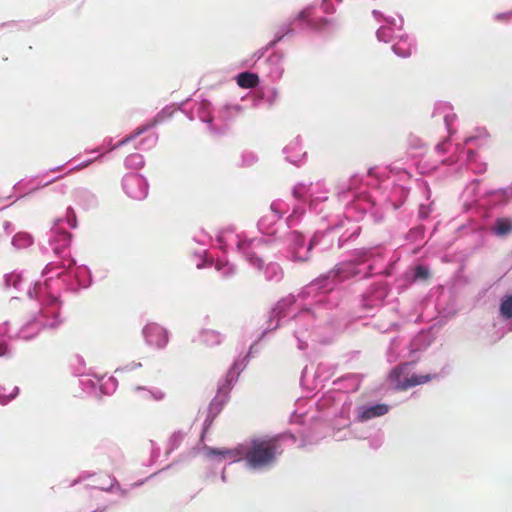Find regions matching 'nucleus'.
Listing matches in <instances>:
<instances>
[{
    "label": "nucleus",
    "mask_w": 512,
    "mask_h": 512,
    "mask_svg": "<svg viewBox=\"0 0 512 512\" xmlns=\"http://www.w3.org/2000/svg\"><path fill=\"white\" fill-rule=\"evenodd\" d=\"M389 31V28H386V27H381L378 31H377V36L380 40H383V41H387L386 39V36H387V32Z\"/></svg>",
    "instance_id": "14"
},
{
    "label": "nucleus",
    "mask_w": 512,
    "mask_h": 512,
    "mask_svg": "<svg viewBox=\"0 0 512 512\" xmlns=\"http://www.w3.org/2000/svg\"><path fill=\"white\" fill-rule=\"evenodd\" d=\"M241 453L247 465L254 469L272 465L283 449L280 437L252 439L246 446H241Z\"/></svg>",
    "instance_id": "1"
},
{
    "label": "nucleus",
    "mask_w": 512,
    "mask_h": 512,
    "mask_svg": "<svg viewBox=\"0 0 512 512\" xmlns=\"http://www.w3.org/2000/svg\"><path fill=\"white\" fill-rule=\"evenodd\" d=\"M402 368H395L391 373V378H394L395 387L398 390H407L411 387L427 383L430 381V375H412L410 378L401 379Z\"/></svg>",
    "instance_id": "3"
},
{
    "label": "nucleus",
    "mask_w": 512,
    "mask_h": 512,
    "mask_svg": "<svg viewBox=\"0 0 512 512\" xmlns=\"http://www.w3.org/2000/svg\"><path fill=\"white\" fill-rule=\"evenodd\" d=\"M500 312L505 318H512V296H508L502 301Z\"/></svg>",
    "instance_id": "10"
},
{
    "label": "nucleus",
    "mask_w": 512,
    "mask_h": 512,
    "mask_svg": "<svg viewBox=\"0 0 512 512\" xmlns=\"http://www.w3.org/2000/svg\"><path fill=\"white\" fill-rule=\"evenodd\" d=\"M251 245L252 243H244L243 244V250H244V254L247 258V260L254 266L258 267V268H261L262 267V264H263V261L262 259L257 255L256 252L252 251L251 250Z\"/></svg>",
    "instance_id": "7"
},
{
    "label": "nucleus",
    "mask_w": 512,
    "mask_h": 512,
    "mask_svg": "<svg viewBox=\"0 0 512 512\" xmlns=\"http://www.w3.org/2000/svg\"><path fill=\"white\" fill-rule=\"evenodd\" d=\"M299 18H300V19H303V20H306V18H307V13H306V11H302V12L299 14Z\"/></svg>",
    "instance_id": "18"
},
{
    "label": "nucleus",
    "mask_w": 512,
    "mask_h": 512,
    "mask_svg": "<svg viewBox=\"0 0 512 512\" xmlns=\"http://www.w3.org/2000/svg\"><path fill=\"white\" fill-rule=\"evenodd\" d=\"M259 83V77L257 74L250 72H243L237 76V84L241 88L250 89L254 88Z\"/></svg>",
    "instance_id": "5"
},
{
    "label": "nucleus",
    "mask_w": 512,
    "mask_h": 512,
    "mask_svg": "<svg viewBox=\"0 0 512 512\" xmlns=\"http://www.w3.org/2000/svg\"><path fill=\"white\" fill-rule=\"evenodd\" d=\"M200 342L205 345L219 344L220 335L214 330H204L200 335Z\"/></svg>",
    "instance_id": "8"
},
{
    "label": "nucleus",
    "mask_w": 512,
    "mask_h": 512,
    "mask_svg": "<svg viewBox=\"0 0 512 512\" xmlns=\"http://www.w3.org/2000/svg\"><path fill=\"white\" fill-rule=\"evenodd\" d=\"M429 276V271L424 266H417L415 268V277L419 279H426Z\"/></svg>",
    "instance_id": "13"
},
{
    "label": "nucleus",
    "mask_w": 512,
    "mask_h": 512,
    "mask_svg": "<svg viewBox=\"0 0 512 512\" xmlns=\"http://www.w3.org/2000/svg\"><path fill=\"white\" fill-rule=\"evenodd\" d=\"M145 130H146V127H143V128H139V129H137V131L135 132V134H133L130 138H134L135 136L140 135V134H141V133H143Z\"/></svg>",
    "instance_id": "17"
},
{
    "label": "nucleus",
    "mask_w": 512,
    "mask_h": 512,
    "mask_svg": "<svg viewBox=\"0 0 512 512\" xmlns=\"http://www.w3.org/2000/svg\"><path fill=\"white\" fill-rule=\"evenodd\" d=\"M143 333L147 343L151 346L163 348L168 343L167 330L156 323L147 324Z\"/></svg>",
    "instance_id": "2"
},
{
    "label": "nucleus",
    "mask_w": 512,
    "mask_h": 512,
    "mask_svg": "<svg viewBox=\"0 0 512 512\" xmlns=\"http://www.w3.org/2000/svg\"><path fill=\"white\" fill-rule=\"evenodd\" d=\"M388 406L385 404H377L365 409L361 415L360 419L362 421L369 420L375 417L383 416L388 412Z\"/></svg>",
    "instance_id": "4"
},
{
    "label": "nucleus",
    "mask_w": 512,
    "mask_h": 512,
    "mask_svg": "<svg viewBox=\"0 0 512 512\" xmlns=\"http://www.w3.org/2000/svg\"><path fill=\"white\" fill-rule=\"evenodd\" d=\"M493 230L498 236L509 234L512 232V220L508 218L497 219Z\"/></svg>",
    "instance_id": "6"
},
{
    "label": "nucleus",
    "mask_w": 512,
    "mask_h": 512,
    "mask_svg": "<svg viewBox=\"0 0 512 512\" xmlns=\"http://www.w3.org/2000/svg\"><path fill=\"white\" fill-rule=\"evenodd\" d=\"M209 454L210 455H228L229 454V451H222V450H217V449H209Z\"/></svg>",
    "instance_id": "15"
},
{
    "label": "nucleus",
    "mask_w": 512,
    "mask_h": 512,
    "mask_svg": "<svg viewBox=\"0 0 512 512\" xmlns=\"http://www.w3.org/2000/svg\"><path fill=\"white\" fill-rule=\"evenodd\" d=\"M308 25L313 29H322L328 23L326 18H319L317 20L307 19Z\"/></svg>",
    "instance_id": "11"
},
{
    "label": "nucleus",
    "mask_w": 512,
    "mask_h": 512,
    "mask_svg": "<svg viewBox=\"0 0 512 512\" xmlns=\"http://www.w3.org/2000/svg\"><path fill=\"white\" fill-rule=\"evenodd\" d=\"M313 244H314V241H313V240H311L310 245H309V248H308L309 250L312 248V245H313Z\"/></svg>",
    "instance_id": "19"
},
{
    "label": "nucleus",
    "mask_w": 512,
    "mask_h": 512,
    "mask_svg": "<svg viewBox=\"0 0 512 512\" xmlns=\"http://www.w3.org/2000/svg\"><path fill=\"white\" fill-rule=\"evenodd\" d=\"M18 391H19L18 387L13 386L9 395H0V404L5 405L8 401L13 399L18 394Z\"/></svg>",
    "instance_id": "12"
},
{
    "label": "nucleus",
    "mask_w": 512,
    "mask_h": 512,
    "mask_svg": "<svg viewBox=\"0 0 512 512\" xmlns=\"http://www.w3.org/2000/svg\"><path fill=\"white\" fill-rule=\"evenodd\" d=\"M393 51L400 57L406 58L411 55V47L406 40H400L393 45Z\"/></svg>",
    "instance_id": "9"
},
{
    "label": "nucleus",
    "mask_w": 512,
    "mask_h": 512,
    "mask_svg": "<svg viewBox=\"0 0 512 512\" xmlns=\"http://www.w3.org/2000/svg\"><path fill=\"white\" fill-rule=\"evenodd\" d=\"M7 354V347L5 344L0 343V357Z\"/></svg>",
    "instance_id": "16"
}]
</instances>
